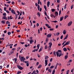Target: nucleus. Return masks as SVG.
Here are the masks:
<instances>
[{
	"mask_svg": "<svg viewBox=\"0 0 74 74\" xmlns=\"http://www.w3.org/2000/svg\"><path fill=\"white\" fill-rule=\"evenodd\" d=\"M6 9H7V8H6V7H5L4 8V11H6Z\"/></svg>",
	"mask_w": 74,
	"mask_h": 74,
	"instance_id": "nucleus-54",
	"label": "nucleus"
},
{
	"mask_svg": "<svg viewBox=\"0 0 74 74\" xmlns=\"http://www.w3.org/2000/svg\"><path fill=\"white\" fill-rule=\"evenodd\" d=\"M41 67H42V65H41V64H40L38 66V69H40V68H41Z\"/></svg>",
	"mask_w": 74,
	"mask_h": 74,
	"instance_id": "nucleus-23",
	"label": "nucleus"
},
{
	"mask_svg": "<svg viewBox=\"0 0 74 74\" xmlns=\"http://www.w3.org/2000/svg\"><path fill=\"white\" fill-rule=\"evenodd\" d=\"M53 55H54V56H56V52L55 51H54L53 52Z\"/></svg>",
	"mask_w": 74,
	"mask_h": 74,
	"instance_id": "nucleus-34",
	"label": "nucleus"
},
{
	"mask_svg": "<svg viewBox=\"0 0 74 74\" xmlns=\"http://www.w3.org/2000/svg\"><path fill=\"white\" fill-rule=\"evenodd\" d=\"M54 16V15L53 14H51V18H53V17Z\"/></svg>",
	"mask_w": 74,
	"mask_h": 74,
	"instance_id": "nucleus-30",
	"label": "nucleus"
},
{
	"mask_svg": "<svg viewBox=\"0 0 74 74\" xmlns=\"http://www.w3.org/2000/svg\"><path fill=\"white\" fill-rule=\"evenodd\" d=\"M26 66L27 67H28V66H29V63L26 64Z\"/></svg>",
	"mask_w": 74,
	"mask_h": 74,
	"instance_id": "nucleus-52",
	"label": "nucleus"
},
{
	"mask_svg": "<svg viewBox=\"0 0 74 74\" xmlns=\"http://www.w3.org/2000/svg\"><path fill=\"white\" fill-rule=\"evenodd\" d=\"M5 21H1V23L2 24H5Z\"/></svg>",
	"mask_w": 74,
	"mask_h": 74,
	"instance_id": "nucleus-19",
	"label": "nucleus"
},
{
	"mask_svg": "<svg viewBox=\"0 0 74 74\" xmlns=\"http://www.w3.org/2000/svg\"><path fill=\"white\" fill-rule=\"evenodd\" d=\"M4 73H5V74H6V73H8V71H4Z\"/></svg>",
	"mask_w": 74,
	"mask_h": 74,
	"instance_id": "nucleus-46",
	"label": "nucleus"
},
{
	"mask_svg": "<svg viewBox=\"0 0 74 74\" xmlns=\"http://www.w3.org/2000/svg\"><path fill=\"white\" fill-rule=\"evenodd\" d=\"M49 46L48 47L49 48V49H50V48H51L52 47V43L51 42H49Z\"/></svg>",
	"mask_w": 74,
	"mask_h": 74,
	"instance_id": "nucleus-4",
	"label": "nucleus"
},
{
	"mask_svg": "<svg viewBox=\"0 0 74 74\" xmlns=\"http://www.w3.org/2000/svg\"><path fill=\"white\" fill-rule=\"evenodd\" d=\"M38 9H39L40 8V6L39 5H38V7H37Z\"/></svg>",
	"mask_w": 74,
	"mask_h": 74,
	"instance_id": "nucleus-53",
	"label": "nucleus"
},
{
	"mask_svg": "<svg viewBox=\"0 0 74 74\" xmlns=\"http://www.w3.org/2000/svg\"><path fill=\"white\" fill-rule=\"evenodd\" d=\"M37 15H38L39 17L40 16V12H38L37 13Z\"/></svg>",
	"mask_w": 74,
	"mask_h": 74,
	"instance_id": "nucleus-28",
	"label": "nucleus"
},
{
	"mask_svg": "<svg viewBox=\"0 0 74 74\" xmlns=\"http://www.w3.org/2000/svg\"><path fill=\"white\" fill-rule=\"evenodd\" d=\"M17 13H18L17 16H18L19 15V14H20V12H19V11H17Z\"/></svg>",
	"mask_w": 74,
	"mask_h": 74,
	"instance_id": "nucleus-35",
	"label": "nucleus"
},
{
	"mask_svg": "<svg viewBox=\"0 0 74 74\" xmlns=\"http://www.w3.org/2000/svg\"><path fill=\"white\" fill-rule=\"evenodd\" d=\"M48 60H45V66H47V64H48Z\"/></svg>",
	"mask_w": 74,
	"mask_h": 74,
	"instance_id": "nucleus-7",
	"label": "nucleus"
},
{
	"mask_svg": "<svg viewBox=\"0 0 74 74\" xmlns=\"http://www.w3.org/2000/svg\"><path fill=\"white\" fill-rule=\"evenodd\" d=\"M49 58V57L47 56H45V59L46 60L47 59H48Z\"/></svg>",
	"mask_w": 74,
	"mask_h": 74,
	"instance_id": "nucleus-20",
	"label": "nucleus"
},
{
	"mask_svg": "<svg viewBox=\"0 0 74 74\" xmlns=\"http://www.w3.org/2000/svg\"><path fill=\"white\" fill-rule=\"evenodd\" d=\"M63 36L62 35L60 37V39H62L63 38Z\"/></svg>",
	"mask_w": 74,
	"mask_h": 74,
	"instance_id": "nucleus-58",
	"label": "nucleus"
},
{
	"mask_svg": "<svg viewBox=\"0 0 74 74\" xmlns=\"http://www.w3.org/2000/svg\"><path fill=\"white\" fill-rule=\"evenodd\" d=\"M48 48V47L47 46V45H46L45 46V49H47Z\"/></svg>",
	"mask_w": 74,
	"mask_h": 74,
	"instance_id": "nucleus-36",
	"label": "nucleus"
},
{
	"mask_svg": "<svg viewBox=\"0 0 74 74\" xmlns=\"http://www.w3.org/2000/svg\"><path fill=\"white\" fill-rule=\"evenodd\" d=\"M56 55L57 57H58V56H59V57H60L61 56H63V54H62L61 53H60L58 52L57 51L56 52Z\"/></svg>",
	"mask_w": 74,
	"mask_h": 74,
	"instance_id": "nucleus-1",
	"label": "nucleus"
},
{
	"mask_svg": "<svg viewBox=\"0 0 74 74\" xmlns=\"http://www.w3.org/2000/svg\"><path fill=\"white\" fill-rule=\"evenodd\" d=\"M50 5V2L48 1L47 2V6L48 7H49V5Z\"/></svg>",
	"mask_w": 74,
	"mask_h": 74,
	"instance_id": "nucleus-15",
	"label": "nucleus"
},
{
	"mask_svg": "<svg viewBox=\"0 0 74 74\" xmlns=\"http://www.w3.org/2000/svg\"><path fill=\"white\" fill-rule=\"evenodd\" d=\"M24 62H25V63H29V61H24Z\"/></svg>",
	"mask_w": 74,
	"mask_h": 74,
	"instance_id": "nucleus-56",
	"label": "nucleus"
},
{
	"mask_svg": "<svg viewBox=\"0 0 74 74\" xmlns=\"http://www.w3.org/2000/svg\"><path fill=\"white\" fill-rule=\"evenodd\" d=\"M72 23H73V22H72V21H71L70 22H69L67 26H70L71 25V24H72Z\"/></svg>",
	"mask_w": 74,
	"mask_h": 74,
	"instance_id": "nucleus-6",
	"label": "nucleus"
},
{
	"mask_svg": "<svg viewBox=\"0 0 74 74\" xmlns=\"http://www.w3.org/2000/svg\"><path fill=\"white\" fill-rule=\"evenodd\" d=\"M17 66L18 69L21 70H22L23 69V68L21 66H20V65H17Z\"/></svg>",
	"mask_w": 74,
	"mask_h": 74,
	"instance_id": "nucleus-5",
	"label": "nucleus"
},
{
	"mask_svg": "<svg viewBox=\"0 0 74 74\" xmlns=\"http://www.w3.org/2000/svg\"><path fill=\"white\" fill-rule=\"evenodd\" d=\"M39 64V62H38L36 63V66H38V65Z\"/></svg>",
	"mask_w": 74,
	"mask_h": 74,
	"instance_id": "nucleus-62",
	"label": "nucleus"
},
{
	"mask_svg": "<svg viewBox=\"0 0 74 74\" xmlns=\"http://www.w3.org/2000/svg\"><path fill=\"white\" fill-rule=\"evenodd\" d=\"M36 73V71L35 70H34V71L32 72V73L31 74H35V73Z\"/></svg>",
	"mask_w": 74,
	"mask_h": 74,
	"instance_id": "nucleus-25",
	"label": "nucleus"
},
{
	"mask_svg": "<svg viewBox=\"0 0 74 74\" xmlns=\"http://www.w3.org/2000/svg\"><path fill=\"white\" fill-rule=\"evenodd\" d=\"M68 58V56L67 55H66L64 56V59H67Z\"/></svg>",
	"mask_w": 74,
	"mask_h": 74,
	"instance_id": "nucleus-18",
	"label": "nucleus"
},
{
	"mask_svg": "<svg viewBox=\"0 0 74 74\" xmlns=\"http://www.w3.org/2000/svg\"><path fill=\"white\" fill-rule=\"evenodd\" d=\"M63 18H64L63 16L61 17L60 18V21H62L63 20Z\"/></svg>",
	"mask_w": 74,
	"mask_h": 74,
	"instance_id": "nucleus-16",
	"label": "nucleus"
},
{
	"mask_svg": "<svg viewBox=\"0 0 74 74\" xmlns=\"http://www.w3.org/2000/svg\"><path fill=\"white\" fill-rule=\"evenodd\" d=\"M40 44H38L37 45V47L38 49H39V48H40Z\"/></svg>",
	"mask_w": 74,
	"mask_h": 74,
	"instance_id": "nucleus-17",
	"label": "nucleus"
},
{
	"mask_svg": "<svg viewBox=\"0 0 74 74\" xmlns=\"http://www.w3.org/2000/svg\"><path fill=\"white\" fill-rule=\"evenodd\" d=\"M68 16H67V15H66L65 16H64V19H66V18H67L68 17Z\"/></svg>",
	"mask_w": 74,
	"mask_h": 74,
	"instance_id": "nucleus-37",
	"label": "nucleus"
},
{
	"mask_svg": "<svg viewBox=\"0 0 74 74\" xmlns=\"http://www.w3.org/2000/svg\"><path fill=\"white\" fill-rule=\"evenodd\" d=\"M73 8V5H72L71 7V9L72 10V9Z\"/></svg>",
	"mask_w": 74,
	"mask_h": 74,
	"instance_id": "nucleus-61",
	"label": "nucleus"
},
{
	"mask_svg": "<svg viewBox=\"0 0 74 74\" xmlns=\"http://www.w3.org/2000/svg\"><path fill=\"white\" fill-rule=\"evenodd\" d=\"M39 26V24H38V23H37L36 24V26L37 27H38Z\"/></svg>",
	"mask_w": 74,
	"mask_h": 74,
	"instance_id": "nucleus-55",
	"label": "nucleus"
},
{
	"mask_svg": "<svg viewBox=\"0 0 74 74\" xmlns=\"http://www.w3.org/2000/svg\"><path fill=\"white\" fill-rule=\"evenodd\" d=\"M51 10L52 12H54V11H55V9H51Z\"/></svg>",
	"mask_w": 74,
	"mask_h": 74,
	"instance_id": "nucleus-41",
	"label": "nucleus"
},
{
	"mask_svg": "<svg viewBox=\"0 0 74 74\" xmlns=\"http://www.w3.org/2000/svg\"><path fill=\"white\" fill-rule=\"evenodd\" d=\"M34 42V40L32 39L29 41L30 44H32L33 42Z\"/></svg>",
	"mask_w": 74,
	"mask_h": 74,
	"instance_id": "nucleus-13",
	"label": "nucleus"
},
{
	"mask_svg": "<svg viewBox=\"0 0 74 74\" xmlns=\"http://www.w3.org/2000/svg\"><path fill=\"white\" fill-rule=\"evenodd\" d=\"M21 73V71H18L17 73V74H19Z\"/></svg>",
	"mask_w": 74,
	"mask_h": 74,
	"instance_id": "nucleus-40",
	"label": "nucleus"
},
{
	"mask_svg": "<svg viewBox=\"0 0 74 74\" xmlns=\"http://www.w3.org/2000/svg\"><path fill=\"white\" fill-rule=\"evenodd\" d=\"M51 36H52V34H49L47 35V37H49V38H50L51 37Z\"/></svg>",
	"mask_w": 74,
	"mask_h": 74,
	"instance_id": "nucleus-10",
	"label": "nucleus"
},
{
	"mask_svg": "<svg viewBox=\"0 0 74 74\" xmlns=\"http://www.w3.org/2000/svg\"><path fill=\"white\" fill-rule=\"evenodd\" d=\"M54 68V66H51L50 67V68L51 69H53V68Z\"/></svg>",
	"mask_w": 74,
	"mask_h": 74,
	"instance_id": "nucleus-44",
	"label": "nucleus"
},
{
	"mask_svg": "<svg viewBox=\"0 0 74 74\" xmlns=\"http://www.w3.org/2000/svg\"><path fill=\"white\" fill-rule=\"evenodd\" d=\"M69 36V35L68 34H67L65 37L64 38V40H66L67 38V37Z\"/></svg>",
	"mask_w": 74,
	"mask_h": 74,
	"instance_id": "nucleus-11",
	"label": "nucleus"
},
{
	"mask_svg": "<svg viewBox=\"0 0 74 74\" xmlns=\"http://www.w3.org/2000/svg\"><path fill=\"white\" fill-rule=\"evenodd\" d=\"M74 69H71V73H73V71H74Z\"/></svg>",
	"mask_w": 74,
	"mask_h": 74,
	"instance_id": "nucleus-48",
	"label": "nucleus"
},
{
	"mask_svg": "<svg viewBox=\"0 0 74 74\" xmlns=\"http://www.w3.org/2000/svg\"><path fill=\"white\" fill-rule=\"evenodd\" d=\"M11 34V32H8V35H10Z\"/></svg>",
	"mask_w": 74,
	"mask_h": 74,
	"instance_id": "nucleus-39",
	"label": "nucleus"
},
{
	"mask_svg": "<svg viewBox=\"0 0 74 74\" xmlns=\"http://www.w3.org/2000/svg\"><path fill=\"white\" fill-rule=\"evenodd\" d=\"M63 50L64 51H67V49L66 48H64L63 49Z\"/></svg>",
	"mask_w": 74,
	"mask_h": 74,
	"instance_id": "nucleus-27",
	"label": "nucleus"
},
{
	"mask_svg": "<svg viewBox=\"0 0 74 74\" xmlns=\"http://www.w3.org/2000/svg\"><path fill=\"white\" fill-rule=\"evenodd\" d=\"M14 60L15 61V63H16V61H17V58H14Z\"/></svg>",
	"mask_w": 74,
	"mask_h": 74,
	"instance_id": "nucleus-24",
	"label": "nucleus"
},
{
	"mask_svg": "<svg viewBox=\"0 0 74 74\" xmlns=\"http://www.w3.org/2000/svg\"><path fill=\"white\" fill-rule=\"evenodd\" d=\"M53 22H54V23H56V22H57V21H53Z\"/></svg>",
	"mask_w": 74,
	"mask_h": 74,
	"instance_id": "nucleus-60",
	"label": "nucleus"
},
{
	"mask_svg": "<svg viewBox=\"0 0 74 74\" xmlns=\"http://www.w3.org/2000/svg\"><path fill=\"white\" fill-rule=\"evenodd\" d=\"M3 16H6V13H4L3 14Z\"/></svg>",
	"mask_w": 74,
	"mask_h": 74,
	"instance_id": "nucleus-45",
	"label": "nucleus"
},
{
	"mask_svg": "<svg viewBox=\"0 0 74 74\" xmlns=\"http://www.w3.org/2000/svg\"><path fill=\"white\" fill-rule=\"evenodd\" d=\"M58 52H60V53H62V51L60 50H59L58 51Z\"/></svg>",
	"mask_w": 74,
	"mask_h": 74,
	"instance_id": "nucleus-33",
	"label": "nucleus"
},
{
	"mask_svg": "<svg viewBox=\"0 0 74 74\" xmlns=\"http://www.w3.org/2000/svg\"><path fill=\"white\" fill-rule=\"evenodd\" d=\"M22 11H21L20 12V14L19 16H21L22 15Z\"/></svg>",
	"mask_w": 74,
	"mask_h": 74,
	"instance_id": "nucleus-43",
	"label": "nucleus"
},
{
	"mask_svg": "<svg viewBox=\"0 0 74 74\" xmlns=\"http://www.w3.org/2000/svg\"><path fill=\"white\" fill-rule=\"evenodd\" d=\"M49 40L48 39V38H47L46 40L45 41L46 42H48V41Z\"/></svg>",
	"mask_w": 74,
	"mask_h": 74,
	"instance_id": "nucleus-31",
	"label": "nucleus"
},
{
	"mask_svg": "<svg viewBox=\"0 0 74 74\" xmlns=\"http://www.w3.org/2000/svg\"><path fill=\"white\" fill-rule=\"evenodd\" d=\"M59 34H60V33H59V32L57 33L56 34V35H57V36H58Z\"/></svg>",
	"mask_w": 74,
	"mask_h": 74,
	"instance_id": "nucleus-38",
	"label": "nucleus"
},
{
	"mask_svg": "<svg viewBox=\"0 0 74 74\" xmlns=\"http://www.w3.org/2000/svg\"><path fill=\"white\" fill-rule=\"evenodd\" d=\"M6 12H7L8 14H10V12H9V11L7 10H6Z\"/></svg>",
	"mask_w": 74,
	"mask_h": 74,
	"instance_id": "nucleus-42",
	"label": "nucleus"
},
{
	"mask_svg": "<svg viewBox=\"0 0 74 74\" xmlns=\"http://www.w3.org/2000/svg\"><path fill=\"white\" fill-rule=\"evenodd\" d=\"M48 71H49V73H51V72L52 71H51V69H49L48 70Z\"/></svg>",
	"mask_w": 74,
	"mask_h": 74,
	"instance_id": "nucleus-32",
	"label": "nucleus"
},
{
	"mask_svg": "<svg viewBox=\"0 0 74 74\" xmlns=\"http://www.w3.org/2000/svg\"><path fill=\"white\" fill-rule=\"evenodd\" d=\"M40 0H38V4H40Z\"/></svg>",
	"mask_w": 74,
	"mask_h": 74,
	"instance_id": "nucleus-63",
	"label": "nucleus"
},
{
	"mask_svg": "<svg viewBox=\"0 0 74 74\" xmlns=\"http://www.w3.org/2000/svg\"><path fill=\"white\" fill-rule=\"evenodd\" d=\"M45 14L46 16H47V12H46L45 11Z\"/></svg>",
	"mask_w": 74,
	"mask_h": 74,
	"instance_id": "nucleus-57",
	"label": "nucleus"
},
{
	"mask_svg": "<svg viewBox=\"0 0 74 74\" xmlns=\"http://www.w3.org/2000/svg\"><path fill=\"white\" fill-rule=\"evenodd\" d=\"M50 62H51L52 61V58H51V59L50 60Z\"/></svg>",
	"mask_w": 74,
	"mask_h": 74,
	"instance_id": "nucleus-64",
	"label": "nucleus"
},
{
	"mask_svg": "<svg viewBox=\"0 0 74 74\" xmlns=\"http://www.w3.org/2000/svg\"><path fill=\"white\" fill-rule=\"evenodd\" d=\"M44 8L45 10L47 11V6L45 5L44 6Z\"/></svg>",
	"mask_w": 74,
	"mask_h": 74,
	"instance_id": "nucleus-26",
	"label": "nucleus"
},
{
	"mask_svg": "<svg viewBox=\"0 0 74 74\" xmlns=\"http://www.w3.org/2000/svg\"><path fill=\"white\" fill-rule=\"evenodd\" d=\"M63 34H66V30L65 29H64L63 30Z\"/></svg>",
	"mask_w": 74,
	"mask_h": 74,
	"instance_id": "nucleus-14",
	"label": "nucleus"
},
{
	"mask_svg": "<svg viewBox=\"0 0 74 74\" xmlns=\"http://www.w3.org/2000/svg\"><path fill=\"white\" fill-rule=\"evenodd\" d=\"M70 41H67L62 46V48H63L64 47L66 46V45H69L70 44Z\"/></svg>",
	"mask_w": 74,
	"mask_h": 74,
	"instance_id": "nucleus-3",
	"label": "nucleus"
},
{
	"mask_svg": "<svg viewBox=\"0 0 74 74\" xmlns=\"http://www.w3.org/2000/svg\"><path fill=\"white\" fill-rule=\"evenodd\" d=\"M11 12L13 14H16L15 12V11L13 9L11 10Z\"/></svg>",
	"mask_w": 74,
	"mask_h": 74,
	"instance_id": "nucleus-8",
	"label": "nucleus"
},
{
	"mask_svg": "<svg viewBox=\"0 0 74 74\" xmlns=\"http://www.w3.org/2000/svg\"><path fill=\"white\" fill-rule=\"evenodd\" d=\"M58 13L57 12H55V15L56 16H58Z\"/></svg>",
	"mask_w": 74,
	"mask_h": 74,
	"instance_id": "nucleus-21",
	"label": "nucleus"
},
{
	"mask_svg": "<svg viewBox=\"0 0 74 74\" xmlns=\"http://www.w3.org/2000/svg\"><path fill=\"white\" fill-rule=\"evenodd\" d=\"M55 69H53V70L52 74H55Z\"/></svg>",
	"mask_w": 74,
	"mask_h": 74,
	"instance_id": "nucleus-22",
	"label": "nucleus"
},
{
	"mask_svg": "<svg viewBox=\"0 0 74 74\" xmlns=\"http://www.w3.org/2000/svg\"><path fill=\"white\" fill-rule=\"evenodd\" d=\"M3 19H5L6 20H7V18L5 16H3L2 17Z\"/></svg>",
	"mask_w": 74,
	"mask_h": 74,
	"instance_id": "nucleus-12",
	"label": "nucleus"
},
{
	"mask_svg": "<svg viewBox=\"0 0 74 74\" xmlns=\"http://www.w3.org/2000/svg\"><path fill=\"white\" fill-rule=\"evenodd\" d=\"M42 49L41 48H40L39 50V52H40L42 51Z\"/></svg>",
	"mask_w": 74,
	"mask_h": 74,
	"instance_id": "nucleus-49",
	"label": "nucleus"
},
{
	"mask_svg": "<svg viewBox=\"0 0 74 74\" xmlns=\"http://www.w3.org/2000/svg\"><path fill=\"white\" fill-rule=\"evenodd\" d=\"M53 29H54L53 28H52V29L50 28L49 29V30L50 31H52V30H53Z\"/></svg>",
	"mask_w": 74,
	"mask_h": 74,
	"instance_id": "nucleus-51",
	"label": "nucleus"
},
{
	"mask_svg": "<svg viewBox=\"0 0 74 74\" xmlns=\"http://www.w3.org/2000/svg\"><path fill=\"white\" fill-rule=\"evenodd\" d=\"M45 25V26H46L48 28H49V29H50L51 28V26H49V25H48V24H46Z\"/></svg>",
	"mask_w": 74,
	"mask_h": 74,
	"instance_id": "nucleus-9",
	"label": "nucleus"
},
{
	"mask_svg": "<svg viewBox=\"0 0 74 74\" xmlns=\"http://www.w3.org/2000/svg\"><path fill=\"white\" fill-rule=\"evenodd\" d=\"M72 62V60H70L69 61V63H71Z\"/></svg>",
	"mask_w": 74,
	"mask_h": 74,
	"instance_id": "nucleus-50",
	"label": "nucleus"
},
{
	"mask_svg": "<svg viewBox=\"0 0 74 74\" xmlns=\"http://www.w3.org/2000/svg\"><path fill=\"white\" fill-rule=\"evenodd\" d=\"M66 41H63V43H62V45H64V43H66Z\"/></svg>",
	"mask_w": 74,
	"mask_h": 74,
	"instance_id": "nucleus-29",
	"label": "nucleus"
},
{
	"mask_svg": "<svg viewBox=\"0 0 74 74\" xmlns=\"http://www.w3.org/2000/svg\"><path fill=\"white\" fill-rule=\"evenodd\" d=\"M19 59L21 62H23L26 60L25 58H24L23 57H21V56H19Z\"/></svg>",
	"mask_w": 74,
	"mask_h": 74,
	"instance_id": "nucleus-2",
	"label": "nucleus"
},
{
	"mask_svg": "<svg viewBox=\"0 0 74 74\" xmlns=\"http://www.w3.org/2000/svg\"><path fill=\"white\" fill-rule=\"evenodd\" d=\"M10 23L8 21H7L6 22V24H10Z\"/></svg>",
	"mask_w": 74,
	"mask_h": 74,
	"instance_id": "nucleus-47",
	"label": "nucleus"
},
{
	"mask_svg": "<svg viewBox=\"0 0 74 74\" xmlns=\"http://www.w3.org/2000/svg\"><path fill=\"white\" fill-rule=\"evenodd\" d=\"M61 14V10H60L59 13V15H60Z\"/></svg>",
	"mask_w": 74,
	"mask_h": 74,
	"instance_id": "nucleus-59",
	"label": "nucleus"
}]
</instances>
